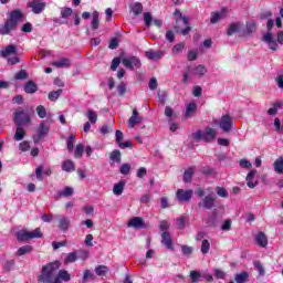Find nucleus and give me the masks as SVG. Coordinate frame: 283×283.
Returning a JSON list of instances; mask_svg holds the SVG:
<instances>
[{"label":"nucleus","mask_w":283,"mask_h":283,"mask_svg":"<svg viewBox=\"0 0 283 283\" xmlns=\"http://www.w3.org/2000/svg\"><path fill=\"white\" fill-rule=\"evenodd\" d=\"M61 263L59 261L51 262L42 266L41 274L38 280L42 283H61V280L64 282H70V273L65 270H60Z\"/></svg>","instance_id":"1"},{"label":"nucleus","mask_w":283,"mask_h":283,"mask_svg":"<svg viewBox=\"0 0 283 283\" xmlns=\"http://www.w3.org/2000/svg\"><path fill=\"white\" fill-rule=\"evenodd\" d=\"M0 56L2 59H7L8 65H17V63H20L19 55H17V45L10 44L3 48L0 51Z\"/></svg>","instance_id":"2"},{"label":"nucleus","mask_w":283,"mask_h":283,"mask_svg":"<svg viewBox=\"0 0 283 283\" xmlns=\"http://www.w3.org/2000/svg\"><path fill=\"white\" fill-rule=\"evenodd\" d=\"M17 238L19 242H28V240L43 238V232H41V228H35L33 231L20 230L17 232Z\"/></svg>","instance_id":"3"},{"label":"nucleus","mask_w":283,"mask_h":283,"mask_svg":"<svg viewBox=\"0 0 283 283\" xmlns=\"http://www.w3.org/2000/svg\"><path fill=\"white\" fill-rule=\"evenodd\" d=\"M13 122L15 125H28L30 123V114L21 108H18L13 114Z\"/></svg>","instance_id":"4"},{"label":"nucleus","mask_w":283,"mask_h":283,"mask_svg":"<svg viewBox=\"0 0 283 283\" xmlns=\"http://www.w3.org/2000/svg\"><path fill=\"white\" fill-rule=\"evenodd\" d=\"M48 134H50V125L45 124V122H41L36 128V134L33 135V142L35 144L41 143Z\"/></svg>","instance_id":"5"},{"label":"nucleus","mask_w":283,"mask_h":283,"mask_svg":"<svg viewBox=\"0 0 283 283\" xmlns=\"http://www.w3.org/2000/svg\"><path fill=\"white\" fill-rule=\"evenodd\" d=\"M72 8H67V7H64V8H61L60 9V13H61V18H54L53 19V22H55L57 25H63L64 23H67V19H70V17H72Z\"/></svg>","instance_id":"6"},{"label":"nucleus","mask_w":283,"mask_h":283,"mask_svg":"<svg viewBox=\"0 0 283 283\" xmlns=\"http://www.w3.org/2000/svg\"><path fill=\"white\" fill-rule=\"evenodd\" d=\"M48 3L43 0H31L28 7L31 8L33 14H41L45 10Z\"/></svg>","instance_id":"7"},{"label":"nucleus","mask_w":283,"mask_h":283,"mask_svg":"<svg viewBox=\"0 0 283 283\" xmlns=\"http://www.w3.org/2000/svg\"><path fill=\"white\" fill-rule=\"evenodd\" d=\"M122 63L127 67V70H138V67H140V59L136 56L123 59Z\"/></svg>","instance_id":"8"},{"label":"nucleus","mask_w":283,"mask_h":283,"mask_svg":"<svg viewBox=\"0 0 283 283\" xmlns=\"http://www.w3.org/2000/svg\"><path fill=\"white\" fill-rule=\"evenodd\" d=\"M176 196L179 202H189L193 196V190L178 189Z\"/></svg>","instance_id":"9"},{"label":"nucleus","mask_w":283,"mask_h":283,"mask_svg":"<svg viewBox=\"0 0 283 283\" xmlns=\"http://www.w3.org/2000/svg\"><path fill=\"white\" fill-rule=\"evenodd\" d=\"M17 30V24L14 22H11V20H7L2 27H0V34L2 36H6L10 34L11 32H14Z\"/></svg>","instance_id":"10"},{"label":"nucleus","mask_w":283,"mask_h":283,"mask_svg":"<svg viewBox=\"0 0 283 283\" xmlns=\"http://www.w3.org/2000/svg\"><path fill=\"white\" fill-rule=\"evenodd\" d=\"M233 125V119L231 118L230 115H223L221 117V120L219 123V127L223 130V132H231V127Z\"/></svg>","instance_id":"11"},{"label":"nucleus","mask_w":283,"mask_h":283,"mask_svg":"<svg viewBox=\"0 0 283 283\" xmlns=\"http://www.w3.org/2000/svg\"><path fill=\"white\" fill-rule=\"evenodd\" d=\"M199 207H202L203 209H213V207H216V197H213V195L206 196L199 202Z\"/></svg>","instance_id":"12"},{"label":"nucleus","mask_w":283,"mask_h":283,"mask_svg":"<svg viewBox=\"0 0 283 283\" xmlns=\"http://www.w3.org/2000/svg\"><path fill=\"white\" fill-rule=\"evenodd\" d=\"M228 14H229V10L227 8H223L220 10V12L211 13L210 22L212 24H216V23H218V21H220L222 19H227Z\"/></svg>","instance_id":"13"},{"label":"nucleus","mask_w":283,"mask_h":283,"mask_svg":"<svg viewBox=\"0 0 283 283\" xmlns=\"http://www.w3.org/2000/svg\"><path fill=\"white\" fill-rule=\"evenodd\" d=\"M263 41L266 43L273 52L277 50V41L273 38V33L268 32L263 35Z\"/></svg>","instance_id":"14"},{"label":"nucleus","mask_w":283,"mask_h":283,"mask_svg":"<svg viewBox=\"0 0 283 283\" xmlns=\"http://www.w3.org/2000/svg\"><path fill=\"white\" fill-rule=\"evenodd\" d=\"M143 123V117L138 116V109H133V115L128 119V127L133 129L136 125H140Z\"/></svg>","instance_id":"15"},{"label":"nucleus","mask_w":283,"mask_h":283,"mask_svg":"<svg viewBox=\"0 0 283 283\" xmlns=\"http://www.w3.org/2000/svg\"><path fill=\"white\" fill-rule=\"evenodd\" d=\"M218 136V132L211 127H207L203 132V143H213Z\"/></svg>","instance_id":"16"},{"label":"nucleus","mask_w":283,"mask_h":283,"mask_svg":"<svg viewBox=\"0 0 283 283\" xmlns=\"http://www.w3.org/2000/svg\"><path fill=\"white\" fill-rule=\"evenodd\" d=\"M145 56L146 59H148V61H160V59L165 56V52L149 50V51H146Z\"/></svg>","instance_id":"17"},{"label":"nucleus","mask_w":283,"mask_h":283,"mask_svg":"<svg viewBox=\"0 0 283 283\" xmlns=\"http://www.w3.org/2000/svg\"><path fill=\"white\" fill-rule=\"evenodd\" d=\"M196 112H198V104L190 102L186 105L185 118H191V116L196 115Z\"/></svg>","instance_id":"18"},{"label":"nucleus","mask_w":283,"mask_h":283,"mask_svg":"<svg viewBox=\"0 0 283 283\" xmlns=\"http://www.w3.org/2000/svg\"><path fill=\"white\" fill-rule=\"evenodd\" d=\"M256 174L258 170H251L245 178L247 185L250 189H255V187H258V180H255Z\"/></svg>","instance_id":"19"},{"label":"nucleus","mask_w":283,"mask_h":283,"mask_svg":"<svg viewBox=\"0 0 283 283\" xmlns=\"http://www.w3.org/2000/svg\"><path fill=\"white\" fill-rule=\"evenodd\" d=\"M9 21L17 25L19 22L23 21V12H21V10L11 11L9 14Z\"/></svg>","instance_id":"20"},{"label":"nucleus","mask_w":283,"mask_h":283,"mask_svg":"<svg viewBox=\"0 0 283 283\" xmlns=\"http://www.w3.org/2000/svg\"><path fill=\"white\" fill-rule=\"evenodd\" d=\"M176 23H182L185 25V29L182 30L177 29V32H180V34H182L184 36H187V34L191 32V27H189V19L187 18L177 19Z\"/></svg>","instance_id":"21"},{"label":"nucleus","mask_w":283,"mask_h":283,"mask_svg":"<svg viewBox=\"0 0 283 283\" xmlns=\"http://www.w3.org/2000/svg\"><path fill=\"white\" fill-rule=\"evenodd\" d=\"M115 138L120 149H127V147H132V142L123 143V138H124L123 132L116 130Z\"/></svg>","instance_id":"22"},{"label":"nucleus","mask_w":283,"mask_h":283,"mask_svg":"<svg viewBox=\"0 0 283 283\" xmlns=\"http://www.w3.org/2000/svg\"><path fill=\"white\" fill-rule=\"evenodd\" d=\"M59 230L60 231H69L71 221L66 216H59Z\"/></svg>","instance_id":"23"},{"label":"nucleus","mask_w":283,"mask_h":283,"mask_svg":"<svg viewBox=\"0 0 283 283\" xmlns=\"http://www.w3.org/2000/svg\"><path fill=\"white\" fill-rule=\"evenodd\" d=\"M127 226L133 229H145V221L140 217H135L128 221Z\"/></svg>","instance_id":"24"},{"label":"nucleus","mask_w":283,"mask_h":283,"mask_svg":"<svg viewBox=\"0 0 283 283\" xmlns=\"http://www.w3.org/2000/svg\"><path fill=\"white\" fill-rule=\"evenodd\" d=\"M255 242L259 244V247H262V249H266V247H269V238H266L264 232H259L255 235Z\"/></svg>","instance_id":"25"},{"label":"nucleus","mask_w":283,"mask_h":283,"mask_svg":"<svg viewBox=\"0 0 283 283\" xmlns=\"http://www.w3.org/2000/svg\"><path fill=\"white\" fill-rule=\"evenodd\" d=\"M161 243L166 249H174V242L171 241V234H169V232H163Z\"/></svg>","instance_id":"26"},{"label":"nucleus","mask_w":283,"mask_h":283,"mask_svg":"<svg viewBox=\"0 0 283 283\" xmlns=\"http://www.w3.org/2000/svg\"><path fill=\"white\" fill-rule=\"evenodd\" d=\"M53 67H70L72 65V62L67 57H61L57 61L52 62Z\"/></svg>","instance_id":"27"},{"label":"nucleus","mask_w":283,"mask_h":283,"mask_svg":"<svg viewBox=\"0 0 283 283\" xmlns=\"http://www.w3.org/2000/svg\"><path fill=\"white\" fill-rule=\"evenodd\" d=\"M24 138H25V129L23 128V126L17 125L13 139L17 142H20V140H23Z\"/></svg>","instance_id":"28"},{"label":"nucleus","mask_w":283,"mask_h":283,"mask_svg":"<svg viewBox=\"0 0 283 283\" xmlns=\"http://www.w3.org/2000/svg\"><path fill=\"white\" fill-rule=\"evenodd\" d=\"M130 12L135 14V17H138V14H143V3L140 2H134L129 4Z\"/></svg>","instance_id":"29"},{"label":"nucleus","mask_w":283,"mask_h":283,"mask_svg":"<svg viewBox=\"0 0 283 283\" xmlns=\"http://www.w3.org/2000/svg\"><path fill=\"white\" fill-rule=\"evenodd\" d=\"M76 167L74 166V161L66 159L62 163V171L72 172L75 171Z\"/></svg>","instance_id":"30"},{"label":"nucleus","mask_w":283,"mask_h":283,"mask_svg":"<svg viewBox=\"0 0 283 283\" xmlns=\"http://www.w3.org/2000/svg\"><path fill=\"white\" fill-rule=\"evenodd\" d=\"M123 191H125V181H119L115 184L113 187V193L115 196H123Z\"/></svg>","instance_id":"31"},{"label":"nucleus","mask_w":283,"mask_h":283,"mask_svg":"<svg viewBox=\"0 0 283 283\" xmlns=\"http://www.w3.org/2000/svg\"><path fill=\"white\" fill-rule=\"evenodd\" d=\"M274 171L275 174H282L283 172V156L275 159L274 164Z\"/></svg>","instance_id":"32"},{"label":"nucleus","mask_w":283,"mask_h":283,"mask_svg":"<svg viewBox=\"0 0 283 283\" xmlns=\"http://www.w3.org/2000/svg\"><path fill=\"white\" fill-rule=\"evenodd\" d=\"M234 282L237 283H245L249 282V272H241L234 275Z\"/></svg>","instance_id":"33"},{"label":"nucleus","mask_w":283,"mask_h":283,"mask_svg":"<svg viewBox=\"0 0 283 283\" xmlns=\"http://www.w3.org/2000/svg\"><path fill=\"white\" fill-rule=\"evenodd\" d=\"M192 74H193L195 76H199V77L205 76V74H207V66H205V65H202V64H199L198 66H196V67L193 69Z\"/></svg>","instance_id":"34"},{"label":"nucleus","mask_w":283,"mask_h":283,"mask_svg":"<svg viewBox=\"0 0 283 283\" xmlns=\"http://www.w3.org/2000/svg\"><path fill=\"white\" fill-rule=\"evenodd\" d=\"M240 30H242V27H240V23H232L228 28L227 34L228 36H233V34H235L237 32H240Z\"/></svg>","instance_id":"35"},{"label":"nucleus","mask_w":283,"mask_h":283,"mask_svg":"<svg viewBox=\"0 0 283 283\" xmlns=\"http://www.w3.org/2000/svg\"><path fill=\"white\" fill-rule=\"evenodd\" d=\"M256 28L258 27L255 25V22H248L247 28L243 31V36H247L249 34H253V32H255Z\"/></svg>","instance_id":"36"},{"label":"nucleus","mask_w":283,"mask_h":283,"mask_svg":"<svg viewBox=\"0 0 283 283\" xmlns=\"http://www.w3.org/2000/svg\"><path fill=\"white\" fill-rule=\"evenodd\" d=\"M76 260H78V254L76 252H71L66 254L64 264H72L73 262H76Z\"/></svg>","instance_id":"37"},{"label":"nucleus","mask_w":283,"mask_h":283,"mask_svg":"<svg viewBox=\"0 0 283 283\" xmlns=\"http://www.w3.org/2000/svg\"><path fill=\"white\" fill-rule=\"evenodd\" d=\"M59 196L70 198V196H74V188L66 186L62 191L59 192Z\"/></svg>","instance_id":"38"},{"label":"nucleus","mask_w":283,"mask_h":283,"mask_svg":"<svg viewBox=\"0 0 283 283\" xmlns=\"http://www.w3.org/2000/svg\"><path fill=\"white\" fill-rule=\"evenodd\" d=\"M38 87L36 84H34V82H28L24 86V92L27 94H34V92H36Z\"/></svg>","instance_id":"39"},{"label":"nucleus","mask_w":283,"mask_h":283,"mask_svg":"<svg viewBox=\"0 0 283 283\" xmlns=\"http://www.w3.org/2000/svg\"><path fill=\"white\" fill-rule=\"evenodd\" d=\"M211 249V243L209 242V240L203 239L201 241V253L203 255H207V253H209V250Z\"/></svg>","instance_id":"40"},{"label":"nucleus","mask_w":283,"mask_h":283,"mask_svg":"<svg viewBox=\"0 0 283 283\" xmlns=\"http://www.w3.org/2000/svg\"><path fill=\"white\" fill-rule=\"evenodd\" d=\"M98 17H99L98 11H94L93 12V20L91 22V28H93V30H98V25H99Z\"/></svg>","instance_id":"41"},{"label":"nucleus","mask_w":283,"mask_h":283,"mask_svg":"<svg viewBox=\"0 0 283 283\" xmlns=\"http://www.w3.org/2000/svg\"><path fill=\"white\" fill-rule=\"evenodd\" d=\"M90 123H92V125L96 124V120H98V114H96V112L88 109L87 114H86Z\"/></svg>","instance_id":"42"},{"label":"nucleus","mask_w":283,"mask_h":283,"mask_svg":"<svg viewBox=\"0 0 283 283\" xmlns=\"http://www.w3.org/2000/svg\"><path fill=\"white\" fill-rule=\"evenodd\" d=\"M83 151H85V146L83 144H77L75 146V158H83Z\"/></svg>","instance_id":"43"},{"label":"nucleus","mask_w":283,"mask_h":283,"mask_svg":"<svg viewBox=\"0 0 283 283\" xmlns=\"http://www.w3.org/2000/svg\"><path fill=\"white\" fill-rule=\"evenodd\" d=\"M28 253H32V248L30 245H23V247L19 248L17 251V255H19V256L25 255Z\"/></svg>","instance_id":"44"},{"label":"nucleus","mask_w":283,"mask_h":283,"mask_svg":"<svg viewBox=\"0 0 283 283\" xmlns=\"http://www.w3.org/2000/svg\"><path fill=\"white\" fill-rule=\"evenodd\" d=\"M108 271H109V268H107L106 265H98L97 268H95V273L96 275H99V276L107 275Z\"/></svg>","instance_id":"45"},{"label":"nucleus","mask_w":283,"mask_h":283,"mask_svg":"<svg viewBox=\"0 0 283 283\" xmlns=\"http://www.w3.org/2000/svg\"><path fill=\"white\" fill-rule=\"evenodd\" d=\"M200 277H202V274L196 270L190 271V280L192 283L200 282Z\"/></svg>","instance_id":"46"},{"label":"nucleus","mask_w":283,"mask_h":283,"mask_svg":"<svg viewBox=\"0 0 283 283\" xmlns=\"http://www.w3.org/2000/svg\"><path fill=\"white\" fill-rule=\"evenodd\" d=\"M283 103H275L273 104V107L269 108L268 114L269 116H275L277 114V109L282 108Z\"/></svg>","instance_id":"47"},{"label":"nucleus","mask_w":283,"mask_h":283,"mask_svg":"<svg viewBox=\"0 0 283 283\" xmlns=\"http://www.w3.org/2000/svg\"><path fill=\"white\" fill-rule=\"evenodd\" d=\"M129 171H132V165H129V164H122V166L119 167V172L122 174V176L129 175Z\"/></svg>","instance_id":"48"},{"label":"nucleus","mask_w":283,"mask_h":283,"mask_svg":"<svg viewBox=\"0 0 283 283\" xmlns=\"http://www.w3.org/2000/svg\"><path fill=\"white\" fill-rule=\"evenodd\" d=\"M193 178V168H188L184 172V181L191 182V179Z\"/></svg>","instance_id":"49"},{"label":"nucleus","mask_w":283,"mask_h":283,"mask_svg":"<svg viewBox=\"0 0 283 283\" xmlns=\"http://www.w3.org/2000/svg\"><path fill=\"white\" fill-rule=\"evenodd\" d=\"M63 94V90L52 91L49 93V101H59V96Z\"/></svg>","instance_id":"50"},{"label":"nucleus","mask_w":283,"mask_h":283,"mask_svg":"<svg viewBox=\"0 0 283 283\" xmlns=\"http://www.w3.org/2000/svg\"><path fill=\"white\" fill-rule=\"evenodd\" d=\"M74 140H76V136L70 135L66 140V147L69 151H74Z\"/></svg>","instance_id":"51"},{"label":"nucleus","mask_w":283,"mask_h":283,"mask_svg":"<svg viewBox=\"0 0 283 283\" xmlns=\"http://www.w3.org/2000/svg\"><path fill=\"white\" fill-rule=\"evenodd\" d=\"M109 159L112 163H120V150H113L111 153Z\"/></svg>","instance_id":"52"},{"label":"nucleus","mask_w":283,"mask_h":283,"mask_svg":"<svg viewBox=\"0 0 283 283\" xmlns=\"http://www.w3.org/2000/svg\"><path fill=\"white\" fill-rule=\"evenodd\" d=\"M185 50V43H178L172 48V54L174 56H178V54H180V52H182Z\"/></svg>","instance_id":"53"},{"label":"nucleus","mask_w":283,"mask_h":283,"mask_svg":"<svg viewBox=\"0 0 283 283\" xmlns=\"http://www.w3.org/2000/svg\"><path fill=\"white\" fill-rule=\"evenodd\" d=\"M35 111H36L39 118H45V116H48V111L43 107V105H39L35 108Z\"/></svg>","instance_id":"54"},{"label":"nucleus","mask_w":283,"mask_h":283,"mask_svg":"<svg viewBox=\"0 0 283 283\" xmlns=\"http://www.w3.org/2000/svg\"><path fill=\"white\" fill-rule=\"evenodd\" d=\"M216 192L220 198H228L229 197V192L227 191V189L222 188V187H217L216 188Z\"/></svg>","instance_id":"55"},{"label":"nucleus","mask_w":283,"mask_h":283,"mask_svg":"<svg viewBox=\"0 0 283 283\" xmlns=\"http://www.w3.org/2000/svg\"><path fill=\"white\" fill-rule=\"evenodd\" d=\"M35 176L40 182H43V166H39L35 168Z\"/></svg>","instance_id":"56"},{"label":"nucleus","mask_w":283,"mask_h":283,"mask_svg":"<svg viewBox=\"0 0 283 283\" xmlns=\"http://www.w3.org/2000/svg\"><path fill=\"white\" fill-rule=\"evenodd\" d=\"M254 268L258 271L259 275H264V265L260 261H254Z\"/></svg>","instance_id":"57"},{"label":"nucleus","mask_w":283,"mask_h":283,"mask_svg":"<svg viewBox=\"0 0 283 283\" xmlns=\"http://www.w3.org/2000/svg\"><path fill=\"white\" fill-rule=\"evenodd\" d=\"M181 253L184 255H191L193 253V248L189 245H181Z\"/></svg>","instance_id":"58"},{"label":"nucleus","mask_w":283,"mask_h":283,"mask_svg":"<svg viewBox=\"0 0 283 283\" xmlns=\"http://www.w3.org/2000/svg\"><path fill=\"white\" fill-rule=\"evenodd\" d=\"M275 83L279 90H283V73H279L275 77Z\"/></svg>","instance_id":"59"},{"label":"nucleus","mask_w":283,"mask_h":283,"mask_svg":"<svg viewBox=\"0 0 283 283\" xmlns=\"http://www.w3.org/2000/svg\"><path fill=\"white\" fill-rule=\"evenodd\" d=\"M176 222H177V229H185L187 224V220L185 219V217L178 218Z\"/></svg>","instance_id":"60"},{"label":"nucleus","mask_w":283,"mask_h":283,"mask_svg":"<svg viewBox=\"0 0 283 283\" xmlns=\"http://www.w3.org/2000/svg\"><path fill=\"white\" fill-rule=\"evenodd\" d=\"M195 140H205V133L202 130H197L192 134Z\"/></svg>","instance_id":"61"},{"label":"nucleus","mask_w":283,"mask_h":283,"mask_svg":"<svg viewBox=\"0 0 283 283\" xmlns=\"http://www.w3.org/2000/svg\"><path fill=\"white\" fill-rule=\"evenodd\" d=\"M169 227L170 224L167 221H161L159 224V229L163 233H167V231H169Z\"/></svg>","instance_id":"62"},{"label":"nucleus","mask_w":283,"mask_h":283,"mask_svg":"<svg viewBox=\"0 0 283 283\" xmlns=\"http://www.w3.org/2000/svg\"><path fill=\"white\" fill-rule=\"evenodd\" d=\"M144 21L146 23V27L149 28L151 25V13H144Z\"/></svg>","instance_id":"63"},{"label":"nucleus","mask_w":283,"mask_h":283,"mask_svg":"<svg viewBox=\"0 0 283 283\" xmlns=\"http://www.w3.org/2000/svg\"><path fill=\"white\" fill-rule=\"evenodd\" d=\"M20 151H28L30 149V143L29 142H22L19 145Z\"/></svg>","instance_id":"64"}]
</instances>
